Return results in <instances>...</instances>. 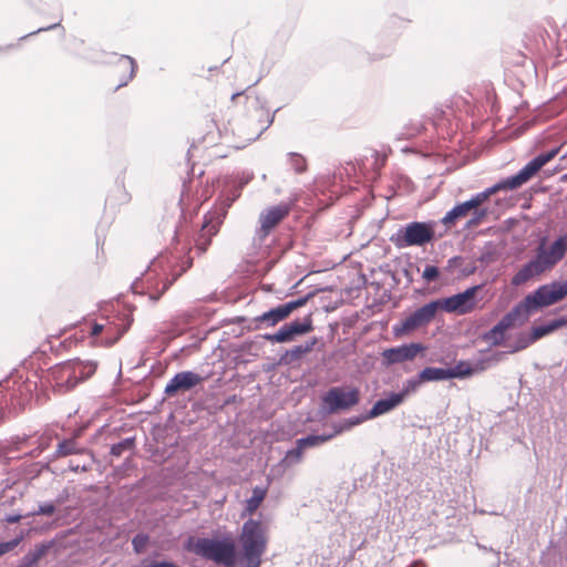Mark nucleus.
Returning a JSON list of instances; mask_svg holds the SVG:
<instances>
[{"label":"nucleus","instance_id":"4be33fe9","mask_svg":"<svg viewBox=\"0 0 567 567\" xmlns=\"http://www.w3.org/2000/svg\"><path fill=\"white\" fill-rule=\"evenodd\" d=\"M83 451L84 449L80 446L75 439H66L58 444L55 456L63 457L68 455L80 454Z\"/></svg>","mask_w":567,"mask_h":567},{"label":"nucleus","instance_id":"ddd939ff","mask_svg":"<svg viewBox=\"0 0 567 567\" xmlns=\"http://www.w3.org/2000/svg\"><path fill=\"white\" fill-rule=\"evenodd\" d=\"M526 320L522 319V313L515 306L509 312H507L485 336L492 344H501L504 341V333L506 330L520 326Z\"/></svg>","mask_w":567,"mask_h":567},{"label":"nucleus","instance_id":"cd10ccee","mask_svg":"<svg viewBox=\"0 0 567 567\" xmlns=\"http://www.w3.org/2000/svg\"><path fill=\"white\" fill-rule=\"evenodd\" d=\"M265 339L272 343H284L292 341L295 339V336L288 328V326L284 324L277 332L266 334Z\"/></svg>","mask_w":567,"mask_h":567},{"label":"nucleus","instance_id":"f3484780","mask_svg":"<svg viewBox=\"0 0 567 567\" xmlns=\"http://www.w3.org/2000/svg\"><path fill=\"white\" fill-rule=\"evenodd\" d=\"M404 401V394L390 393L388 398L378 400L368 412V417H378L391 412Z\"/></svg>","mask_w":567,"mask_h":567},{"label":"nucleus","instance_id":"2f4dec72","mask_svg":"<svg viewBox=\"0 0 567 567\" xmlns=\"http://www.w3.org/2000/svg\"><path fill=\"white\" fill-rule=\"evenodd\" d=\"M447 373H451L450 379L464 378L471 375L473 370L468 363L460 361L453 368L447 369Z\"/></svg>","mask_w":567,"mask_h":567},{"label":"nucleus","instance_id":"393cba45","mask_svg":"<svg viewBox=\"0 0 567 567\" xmlns=\"http://www.w3.org/2000/svg\"><path fill=\"white\" fill-rule=\"evenodd\" d=\"M505 189L502 182L496 183L495 185L486 188L485 190L475 194L467 202L472 209L477 208L482 205L491 195L495 194L498 190Z\"/></svg>","mask_w":567,"mask_h":567},{"label":"nucleus","instance_id":"412c9836","mask_svg":"<svg viewBox=\"0 0 567 567\" xmlns=\"http://www.w3.org/2000/svg\"><path fill=\"white\" fill-rule=\"evenodd\" d=\"M318 339L316 337L307 340L305 343L292 347L285 353V360L287 362H293L299 360L302 355L311 352L317 344Z\"/></svg>","mask_w":567,"mask_h":567},{"label":"nucleus","instance_id":"39448f33","mask_svg":"<svg viewBox=\"0 0 567 567\" xmlns=\"http://www.w3.org/2000/svg\"><path fill=\"white\" fill-rule=\"evenodd\" d=\"M252 178V174L247 175L243 178L238 186H234L227 194L221 195V200L218 207L215 208L214 212H210L202 226L198 238L195 241V247L199 254L206 251L207 247L210 244V239L218 231L219 225L223 223L227 214V209L233 205V203L240 196L241 188L249 183Z\"/></svg>","mask_w":567,"mask_h":567},{"label":"nucleus","instance_id":"1a4fd4ad","mask_svg":"<svg viewBox=\"0 0 567 567\" xmlns=\"http://www.w3.org/2000/svg\"><path fill=\"white\" fill-rule=\"evenodd\" d=\"M439 310L437 301H430L414 310L408 317L395 323L392 328L395 337L409 334L420 328L426 327Z\"/></svg>","mask_w":567,"mask_h":567},{"label":"nucleus","instance_id":"bb28decb","mask_svg":"<svg viewBox=\"0 0 567 567\" xmlns=\"http://www.w3.org/2000/svg\"><path fill=\"white\" fill-rule=\"evenodd\" d=\"M471 209L472 208L467 200L463 202L461 204H457L456 206H454L451 210H449L446 213V215L442 219V223L443 224H452L456 219L465 216Z\"/></svg>","mask_w":567,"mask_h":567},{"label":"nucleus","instance_id":"b1692460","mask_svg":"<svg viewBox=\"0 0 567 567\" xmlns=\"http://www.w3.org/2000/svg\"><path fill=\"white\" fill-rule=\"evenodd\" d=\"M117 65L122 70L127 71L125 79L117 85V87H121L126 85L134 78L137 65L135 60L130 55H121L118 58Z\"/></svg>","mask_w":567,"mask_h":567},{"label":"nucleus","instance_id":"8fccbe9b","mask_svg":"<svg viewBox=\"0 0 567 567\" xmlns=\"http://www.w3.org/2000/svg\"><path fill=\"white\" fill-rule=\"evenodd\" d=\"M146 567H178V566L173 563H169V561H161V563L150 564Z\"/></svg>","mask_w":567,"mask_h":567},{"label":"nucleus","instance_id":"58836bf2","mask_svg":"<svg viewBox=\"0 0 567 567\" xmlns=\"http://www.w3.org/2000/svg\"><path fill=\"white\" fill-rule=\"evenodd\" d=\"M148 542V537L144 534H137L132 539V546L135 553L141 554Z\"/></svg>","mask_w":567,"mask_h":567},{"label":"nucleus","instance_id":"f257e3e1","mask_svg":"<svg viewBox=\"0 0 567 567\" xmlns=\"http://www.w3.org/2000/svg\"><path fill=\"white\" fill-rule=\"evenodd\" d=\"M567 254V233L556 238L550 245L543 239L535 249V255L512 277V285L522 286L553 270Z\"/></svg>","mask_w":567,"mask_h":567},{"label":"nucleus","instance_id":"9d476101","mask_svg":"<svg viewBox=\"0 0 567 567\" xmlns=\"http://www.w3.org/2000/svg\"><path fill=\"white\" fill-rule=\"evenodd\" d=\"M360 402V390L355 386H332L322 396L323 408L329 413L346 411Z\"/></svg>","mask_w":567,"mask_h":567},{"label":"nucleus","instance_id":"c756f323","mask_svg":"<svg viewBox=\"0 0 567 567\" xmlns=\"http://www.w3.org/2000/svg\"><path fill=\"white\" fill-rule=\"evenodd\" d=\"M332 437H333V434H329V435L310 434L305 437L298 439L297 441L299 442V445L306 450L308 447L319 446Z\"/></svg>","mask_w":567,"mask_h":567},{"label":"nucleus","instance_id":"9b49d317","mask_svg":"<svg viewBox=\"0 0 567 567\" xmlns=\"http://www.w3.org/2000/svg\"><path fill=\"white\" fill-rule=\"evenodd\" d=\"M481 286H473L464 290L463 292L453 295L445 299H437L439 310L442 309L450 313L466 315L471 312L475 306V293Z\"/></svg>","mask_w":567,"mask_h":567},{"label":"nucleus","instance_id":"a18cd8bd","mask_svg":"<svg viewBox=\"0 0 567 567\" xmlns=\"http://www.w3.org/2000/svg\"><path fill=\"white\" fill-rule=\"evenodd\" d=\"M105 329L109 331V330L111 329V327H105L104 324H101V323H96V322H95V323H93V324L91 326L90 334H91L92 337H96V336H99L102 331H104Z\"/></svg>","mask_w":567,"mask_h":567},{"label":"nucleus","instance_id":"864d4df0","mask_svg":"<svg viewBox=\"0 0 567 567\" xmlns=\"http://www.w3.org/2000/svg\"><path fill=\"white\" fill-rule=\"evenodd\" d=\"M239 95H241V92H237V93H234L231 95V100H235L236 97H238Z\"/></svg>","mask_w":567,"mask_h":567},{"label":"nucleus","instance_id":"6ab92c4d","mask_svg":"<svg viewBox=\"0 0 567 567\" xmlns=\"http://www.w3.org/2000/svg\"><path fill=\"white\" fill-rule=\"evenodd\" d=\"M288 312L285 309L284 305H279L270 310L257 316L255 321L259 324H265L266 327H274L280 321L285 320L288 317Z\"/></svg>","mask_w":567,"mask_h":567},{"label":"nucleus","instance_id":"6e6552de","mask_svg":"<svg viewBox=\"0 0 567 567\" xmlns=\"http://www.w3.org/2000/svg\"><path fill=\"white\" fill-rule=\"evenodd\" d=\"M434 237V230L430 224L411 221L401 227L391 238L398 248L423 246Z\"/></svg>","mask_w":567,"mask_h":567},{"label":"nucleus","instance_id":"dca6fc26","mask_svg":"<svg viewBox=\"0 0 567 567\" xmlns=\"http://www.w3.org/2000/svg\"><path fill=\"white\" fill-rule=\"evenodd\" d=\"M538 171L536 162L532 159L516 175L501 182L505 189H516L529 181Z\"/></svg>","mask_w":567,"mask_h":567},{"label":"nucleus","instance_id":"e433bc0d","mask_svg":"<svg viewBox=\"0 0 567 567\" xmlns=\"http://www.w3.org/2000/svg\"><path fill=\"white\" fill-rule=\"evenodd\" d=\"M422 382L423 381L420 379V374L417 375V378L409 379L403 384L402 391L398 392L396 394H404L405 398L409 393L416 391Z\"/></svg>","mask_w":567,"mask_h":567},{"label":"nucleus","instance_id":"aec40b11","mask_svg":"<svg viewBox=\"0 0 567 567\" xmlns=\"http://www.w3.org/2000/svg\"><path fill=\"white\" fill-rule=\"evenodd\" d=\"M174 262H176V257H174V260L167 259V267L171 268L169 275L172 278L165 279L159 295H162L179 276H182V274H184L192 266L190 258L183 259L178 265H175Z\"/></svg>","mask_w":567,"mask_h":567},{"label":"nucleus","instance_id":"ea45409f","mask_svg":"<svg viewBox=\"0 0 567 567\" xmlns=\"http://www.w3.org/2000/svg\"><path fill=\"white\" fill-rule=\"evenodd\" d=\"M22 540V536H18L11 540L0 543V556L13 550Z\"/></svg>","mask_w":567,"mask_h":567},{"label":"nucleus","instance_id":"0eeeda50","mask_svg":"<svg viewBox=\"0 0 567 567\" xmlns=\"http://www.w3.org/2000/svg\"><path fill=\"white\" fill-rule=\"evenodd\" d=\"M35 390V380L23 378L21 374L11 377L0 383V393L6 391L0 404L12 410L23 409L31 401Z\"/></svg>","mask_w":567,"mask_h":567},{"label":"nucleus","instance_id":"3c124183","mask_svg":"<svg viewBox=\"0 0 567 567\" xmlns=\"http://www.w3.org/2000/svg\"><path fill=\"white\" fill-rule=\"evenodd\" d=\"M126 329L122 330L114 339L112 338H107L105 341H104V344L106 346H112L114 342H116L120 337L125 332Z\"/></svg>","mask_w":567,"mask_h":567},{"label":"nucleus","instance_id":"473e14b6","mask_svg":"<svg viewBox=\"0 0 567 567\" xmlns=\"http://www.w3.org/2000/svg\"><path fill=\"white\" fill-rule=\"evenodd\" d=\"M289 164L297 174H301L307 169L306 158L298 153H289Z\"/></svg>","mask_w":567,"mask_h":567},{"label":"nucleus","instance_id":"79ce46f5","mask_svg":"<svg viewBox=\"0 0 567 567\" xmlns=\"http://www.w3.org/2000/svg\"><path fill=\"white\" fill-rule=\"evenodd\" d=\"M55 512V505L51 502L42 503L39 505L38 509L32 512L31 515H45L51 516Z\"/></svg>","mask_w":567,"mask_h":567},{"label":"nucleus","instance_id":"49530a36","mask_svg":"<svg viewBox=\"0 0 567 567\" xmlns=\"http://www.w3.org/2000/svg\"><path fill=\"white\" fill-rule=\"evenodd\" d=\"M372 417H368V412L363 415H359V416H352L348 420L349 422V425H358L364 421H368V420H371Z\"/></svg>","mask_w":567,"mask_h":567},{"label":"nucleus","instance_id":"c03bdc74","mask_svg":"<svg viewBox=\"0 0 567 567\" xmlns=\"http://www.w3.org/2000/svg\"><path fill=\"white\" fill-rule=\"evenodd\" d=\"M547 326L549 331L553 332L561 327L567 326V317H560L555 320H551L547 323Z\"/></svg>","mask_w":567,"mask_h":567},{"label":"nucleus","instance_id":"72a5a7b5","mask_svg":"<svg viewBox=\"0 0 567 567\" xmlns=\"http://www.w3.org/2000/svg\"><path fill=\"white\" fill-rule=\"evenodd\" d=\"M303 451H305V449L302 446H300L299 442L297 441L296 442V447L287 451L286 456H285V461L289 465L299 463L301 461V458H302Z\"/></svg>","mask_w":567,"mask_h":567},{"label":"nucleus","instance_id":"5701e85b","mask_svg":"<svg viewBox=\"0 0 567 567\" xmlns=\"http://www.w3.org/2000/svg\"><path fill=\"white\" fill-rule=\"evenodd\" d=\"M450 375L451 373H447V369L444 368L427 367L420 372V379L423 382L449 380Z\"/></svg>","mask_w":567,"mask_h":567},{"label":"nucleus","instance_id":"4468645a","mask_svg":"<svg viewBox=\"0 0 567 567\" xmlns=\"http://www.w3.org/2000/svg\"><path fill=\"white\" fill-rule=\"evenodd\" d=\"M203 380V377L193 371L178 372L167 382L164 393L167 396H173L179 391H189L200 384Z\"/></svg>","mask_w":567,"mask_h":567},{"label":"nucleus","instance_id":"4d7b16f0","mask_svg":"<svg viewBox=\"0 0 567 567\" xmlns=\"http://www.w3.org/2000/svg\"><path fill=\"white\" fill-rule=\"evenodd\" d=\"M151 298H152L153 300H158L159 295H157V296H155V297H153V296H152Z\"/></svg>","mask_w":567,"mask_h":567},{"label":"nucleus","instance_id":"5fc2aeb1","mask_svg":"<svg viewBox=\"0 0 567 567\" xmlns=\"http://www.w3.org/2000/svg\"><path fill=\"white\" fill-rule=\"evenodd\" d=\"M164 260V257H161V259L157 261V262H153V267H156L157 264H162V261Z\"/></svg>","mask_w":567,"mask_h":567},{"label":"nucleus","instance_id":"603ef678","mask_svg":"<svg viewBox=\"0 0 567 567\" xmlns=\"http://www.w3.org/2000/svg\"><path fill=\"white\" fill-rule=\"evenodd\" d=\"M70 468L74 472H78V471H87V466L83 465V466H80L79 464L78 465H73V464H70Z\"/></svg>","mask_w":567,"mask_h":567},{"label":"nucleus","instance_id":"de8ad7c7","mask_svg":"<svg viewBox=\"0 0 567 567\" xmlns=\"http://www.w3.org/2000/svg\"><path fill=\"white\" fill-rule=\"evenodd\" d=\"M22 518V515L19 514V513H14V514H8L4 516L3 520L8 524H16V523H19Z\"/></svg>","mask_w":567,"mask_h":567},{"label":"nucleus","instance_id":"f03ea898","mask_svg":"<svg viewBox=\"0 0 567 567\" xmlns=\"http://www.w3.org/2000/svg\"><path fill=\"white\" fill-rule=\"evenodd\" d=\"M97 363L93 360L71 359L50 369L53 389L64 394L78 384L90 379L96 371Z\"/></svg>","mask_w":567,"mask_h":567},{"label":"nucleus","instance_id":"20e7f679","mask_svg":"<svg viewBox=\"0 0 567 567\" xmlns=\"http://www.w3.org/2000/svg\"><path fill=\"white\" fill-rule=\"evenodd\" d=\"M186 549L225 567H234L236 561V547L230 537L223 539L189 537Z\"/></svg>","mask_w":567,"mask_h":567},{"label":"nucleus","instance_id":"37998d69","mask_svg":"<svg viewBox=\"0 0 567 567\" xmlns=\"http://www.w3.org/2000/svg\"><path fill=\"white\" fill-rule=\"evenodd\" d=\"M439 275H440V271H439L437 267L427 265V266H425V268L423 270L422 277L426 281H434L439 278Z\"/></svg>","mask_w":567,"mask_h":567},{"label":"nucleus","instance_id":"7ed1b4c3","mask_svg":"<svg viewBox=\"0 0 567 567\" xmlns=\"http://www.w3.org/2000/svg\"><path fill=\"white\" fill-rule=\"evenodd\" d=\"M238 540L245 567H260L268 544L266 526L260 520H246Z\"/></svg>","mask_w":567,"mask_h":567},{"label":"nucleus","instance_id":"4c0bfd02","mask_svg":"<svg viewBox=\"0 0 567 567\" xmlns=\"http://www.w3.org/2000/svg\"><path fill=\"white\" fill-rule=\"evenodd\" d=\"M310 297L311 293L282 305L285 306V309L287 310L288 315H290L293 310L305 306Z\"/></svg>","mask_w":567,"mask_h":567},{"label":"nucleus","instance_id":"f8f14e48","mask_svg":"<svg viewBox=\"0 0 567 567\" xmlns=\"http://www.w3.org/2000/svg\"><path fill=\"white\" fill-rule=\"evenodd\" d=\"M290 213V205L281 203L264 209L259 215V228L256 236L264 240L270 231Z\"/></svg>","mask_w":567,"mask_h":567},{"label":"nucleus","instance_id":"c85d7f7f","mask_svg":"<svg viewBox=\"0 0 567 567\" xmlns=\"http://www.w3.org/2000/svg\"><path fill=\"white\" fill-rule=\"evenodd\" d=\"M286 324L291 330V332L293 333L295 337L305 334V333L311 331L313 328L312 320H311L310 316L306 317L302 321L295 320V321H291L290 323H286Z\"/></svg>","mask_w":567,"mask_h":567},{"label":"nucleus","instance_id":"a211bd4d","mask_svg":"<svg viewBox=\"0 0 567 567\" xmlns=\"http://www.w3.org/2000/svg\"><path fill=\"white\" fill-rule=\"evenodd\" d=\"M50 547V543L35 545L20 559L17 567H35L42 557L49 551Z\"/></svg>","mask_w":567,"mask_h":567},{"label":"nucleus","instance_id":"a19ab883","mask_svg":"<svg viewBox=\"0 0 567 567\" xmlns=\"http://www.w3.org/2000/svg\"><path fill=\"white\" fill-rule=\"evenodd\" d=\"M550 331L548 329V326L547 323L546 324H542V326H537V327H533L532 328V331H530V339L536 342L537 340H539L540 338L549 334Z\"/></svg>","mask_w":567,"mask_h":567},{"label":"nucleus","instance_id":"6e6d98bb","mask_svg":"<svg viewBox=\"0 0 567 567\" xmlns=\"http://www.w3.org/2000/svg\"><path fill=\"white\" fill-rule=\"evenodd\" d=\"M484 215H485V210H481V212L478 213L477 219H478V218H481V217H483Z\"/></svg>","mask_w":567,"mask_h":567},{"label":"nucleus","instance_id":"a878e982","mask_svg":"<svg viewBox=\"0 0 567 567\" xmlns=\"http://www.w3.org/2000/svg\"><path fill=\"white\" fill-rule=\"evenodd\" d=\"M266 497V489L262 487H255L252 495L246 501L245 513L251 515L261 504Z\"/></svg>","mask_w":567,"mask_h":567},{"label":"nucleus","instance_id":"f704fd0d","mask_svg":"<svg viewBox=\"0 0 567 567\" xmlns=\"http://www.w3.org/2000/svg\"><path fill=\"white\" fill-rule=\"evenodd\" d=\"M533 343H534V341L530 339V334L523 332V333L518 334L515 346L513 347L511 352L514 353V352L524 350Z\"/></svg>","mask_w":567,"mask_h":567},{"label":"nucleus","instance_id":"09e8293b","mask_svg":"<svg viewBox=\"0 0 567 567\" xmlns=\"http://www.w3.org/2000/svg\"><path fill=\"white\" fill-rule=\"evenodd\" d=\"M59 25H60V23H54V24H51V25H49V27L39 28L37 31H33V32H31V33H29V34H27V35L21 37V40H23V39L28 38L29 35L37 34V33L42 32V31L52 30V29H54V28H56V27H59Z\"/></svg>","mask_w":567,"mask_h":567},{"label":"nucleus","instance_id":"7c9ffc66","mask_svg":"<svg viewBox=\"0 0 567 567\" xmlns=\"http://www.w3.org/2000/svg\"><path fill=\"white\" fill-rule=\"evenodd\" d=\"M135 447V439L126 437L111 446V455L120 457L125 452H132Z\"/></svg>","mask_w":567,"mask_h":567},{"label":"nucleus","instance_id":"423d86ee","mask_svg":"<svg viewBox=\"0 0 567 567\" xmlns=\"http://www.w3.org/2000/svg\"><path fill=\"white\" fill-rule=\"evenodd\" d=\"M567 296V279L553 281L539 286L534 292L528 293L516 305L522 313L523 320H528L530 315L542 308L551 306Z\"/></svg>","mask_w":567,"mask_h":567},{"label":"nucleus","instance_id":"2eb2a0df","mask_svg":"<svg viewBox=\"0 0 567 567\" xmlns=\"http://www.w3.org/2000/svg\"><path fill=\"white\" fill-rule=\"evenodd\" d=\"M424 348L420 343L403 344L383 351L382 357L388 364L413 360Z\"/></svg>","mask_w":567,"mask_h":567},{"label":"nucleus","instance_id":"c9c22d12","mask_svg":"<svg viewBox=\"0 0 567 567\" xmlns=\"http://www.w3.org/2000/svg\"><path fill=\"white\" fill-rule=\"evenodd\" d=\"M558 153V148H553L546 153H542L533 158L536 162L537 167L540 169L545 164L551 161Z\"/></svg>","mask_w":567,"mask_h":567}]
</instances>
